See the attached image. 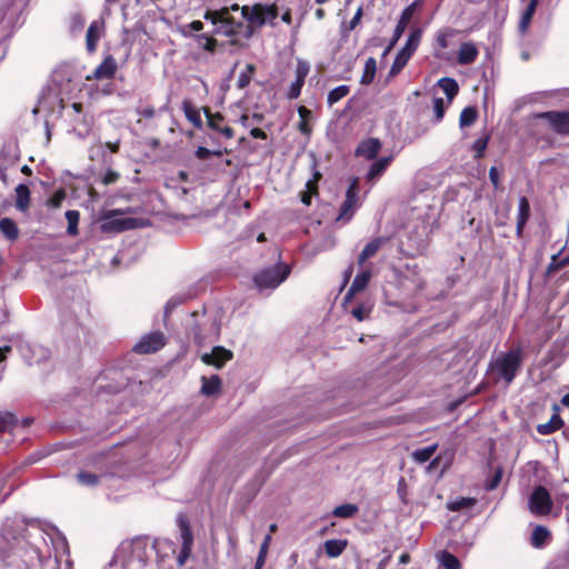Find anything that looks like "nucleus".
Segmentation results:
<instances>
[{
  "mask_svg": "<svg viewBox=\"0 0 569 569\" xmlns=\"http://www.w3.org/2000/svg\"><path fill=\"white\" fill-rule=\"evenodd\" d=\"M21 518L8 519L3 526V539L11 546L13 552L8 555L6 551H0V569H29L27 562L20 559V552L24 551L29 545H32L30 539L40 537L43 539L42 530L36 522L29 523Z\"/></svg>",
  "mask_w": 569,
  "mask_h": 569,
  "instance_id": "nucleus-2",
  "label": "nucleus"
},
{
  "mask_svg": "<svg viewBox=\"0 0 569 569\" xmlns=\"http://www.w3.org/2000/svg\"><path fill=\"white\" fill-rule=\"evenodd\" d=\"M552 508V500L548 490L539 486L537 487L529 498V509L532 513L545 516L550 512Z\"/></svg>",
  "mask_w": 569,
  "mask_h": 569,
  "instance_id": "nucleus-6",
  "label": "nucleus"
},
{
  "mask_svg": "<svg viewBox=\"0 0 569 569\" xmlns=\"http://www.w3.org/2000/svg\"><path fill=\"white\" fill-rule=\"evenodd\" d=\"M561 426V418L558 415H553L548 422L539 423L537 426V431L542 436H548L560 429Z\"/></svg>",
  "mask_w": 569,
  "mask_h": 569,
  "instance_id": "nucleus-29",
  "label": "nucleus"
},
{
  "mask_svg": "<svg viewBox=\"0 0 569 569\" xmlns=\"http://www.w3.org/2000/svg\"><path fill=\"white\" fill-rule=\"evenodd\" d=\"M387 241L388 238L379 237L367 243L358 257V263L360 266L363 264L369 258L373 257Z\"/></svg>",
  "mask_w": 569,
  "mask_h": 569,
  "instance_id": "nucleus-16",
  "label": "nucleus"
},
{
  "mask_svg": "<svg viewBox=\"0 0 569 569\" xmlns=\"http://www.w3.org/2000/svg\"><path fill=\"white\" fill-rule=\"evenodd\" d=\"M362 17V8H358V10L356 11L353 18L350 20V23H349V29L350 30H353L358 23L360 22V19Z\"/></svg>",
  "mask_w": 569,
  "mask_h": 569,
  "instance_id": "nucleus-60",
  "label": "nucleus"
},
{
  "mask_svg": "<svg viewBox=\"0 0 569 569\" xmlns=\"http://www.w3.org/2000/svg\"><path fill=\"white\" fill-rule=\"evenodd\" d=\"M227 139H231L233 137V129L231 127H221L219 130Z\"/></svg>",
  "mask_w": 569,
  "mask_h": 569,
  "instance_id": "nucleus-64",
  "label": "nucleus"
},
{
  "mask_svg": "<svg viewBox=\"0 0 569 569\" xmlns=\"http://www.w3.org/2000/svg\"><path fill=\"white\" fill-rule=\"evenodd\" d=\"M17 210L27 212L30 207V190L28 186L20 183L16 187V203Z\"/></svg>",
  "mask_w": 569,
  "mask_h": 569,
  "instance_id": "nucleus-21",
  "label": "nucleus"
},
{
  "mask_svg": "<svg viewBox=\"0 0 569 569\" xmlns=\"http://www.w3.org/2000/svg\"><path fill=\"white\" fill-rule=\"evenodd\" d=\"M530 214V204L526 197L519 199L518 218H517V233H522L523 227L527 223Z\"/></svg>",
  "mask_w": 569,
  "mask_h": 569,
  "instance_id": "nucleus-23",
  "label": "nucleus"
},
{
  "mask_svg": "<svg viewBox=\"0 0 569 569\" xmlns=\"http://www.w3.org/2000/svg\"><path fill=\"white\" fill-rule=\"evenodd\" d=\"M321 178L319 171H315L313 178L306 183V191L301 194V202L306 206H310L311 198L318 194V181Z\"/></svg>",
  "mask_w": 569,
  "mask_h": 569,
  "instance_id": "nucleus-24",
  "label": "nucleus"
},
{
  "mask_svg": "<svg viewBox=\"0 0 569 569\" xmlns=\"http://www.w3.org/2000/svg\"><path fill=\"white\" fill-rule=\"evenodd\" d=\"M522 365V350L517 347L508 352L500 353L489 365L490 370L496 371L507 385L516 378Z\"/></svg>",
  "mask_w": 569,
  "mask_h": 569,
  "instance_id": "nucleus-4",
  "label": "nucleus"
},
{
  "mask_svg": "<svg viewBox=\"0 0 569 569\" xmlns=\"http://www.w3.org/2000/svg\"><path fill=\"white\" fill-rule=\"evenodd\" d=\"M187 28L192 32H198L203 29V23L199 20L190 22Z\"/></svg>",
  "mask_w": 569,
  "mask_h": 569,
  "instance_id": "nucleus-61",
  "label": "nucleus"
},
{
  "mask_svg": "<svg viewBox=\"0 0 569 569\" xmlns=\"http://www.w3.org/2000/svg\"><path fill=\"white\" fill-rule=\"evenodd\" d=\"M412 14H413V4L407 7L402 11L401 17H400V19L396 26V29L393 31V36L390 41V44L385 50V54H387L392 49V47L398 42V40L401 38Z\"/></svg>",
  "mask_w": 569,
  "mask_h": 569,
  "instance_id": "nucleus-13",
  "label": "nucleus"
},
{
  "mask_svg": "<svg viewBox=\"0 0 569 569\" xmlns=\"http://www.w3.org/2000/svg\"><path fill=\"white\" fill-rule=\"evenodd\" d=\"M350 89L348 86L346 84H341V86H338L336 87L335 89H332L329 93H328V98H327V101H328V104L331 107L333 106L335 103H337L339 100H341L342 98H345L348 93H349Z\"/></svg>",
  "mask_w": 569,
  "mask_h": 569,
  "instance_id": "nucleus-38",
  "label": "nucleus"
},
{
  "mask_svg": "<svg viewBox=\"0 0 569 569\" xmlns=\"http://www.w3.org/2000/svg\"><path fill=\"white\" fill-rule=\"evenodd\" d=\"M489 179L493 187L498 189L499 187V173L496 167H491L489 170Z\"/></svg>",
  "mask_w": 569,
  "mask_h": 569,
  "instance_id": "nucleus-59",
  "label": "nucleus"
},
{
  "mask_svg": "<svg viewBox=\"0 0 569 569\" xmlns=\"http://www.w3.org/2000/svg\"><path fill=\"white\" fill-rule=\"evenodd\" d=\"M391 159V157H383L373 162L368 171L367 179L375 180L379 178L389 166Z\"/></svg>",
  "mask_w": 569,
  "mask_h": 569,
  "instance_id": "nucleus-28",
  "label": "nucleus"
},
{
  "mask_svg": "<svg viewBox=\"0 0 569 569\" xmlns=\"http://www.w3.org/2000/svg\"><path fill=\"white\" fill-rule=\"evenodd\" d=\"M478 117L477 109L475 107L465 108L459 118V124L461 128L471 126Z\"/></svg>",
  "mask_w": 569,
  "mask_h": 569,
  "instance_id": "nucleus-37",
  "label": "nucleus"
},
{
  "mask_svg": "<svg viewBox=\"0 0 569 569\" xmlns=\"http://www.w3.org/2000/svg\"><path fill=\"white\" fill-rule=\"evenodd\" d=\"M278 16L276 6L257 3L252 7L232 4L220 10H208L203 18L214 26V33L250 38L256 27H262Z\"/></svg>",
  "mask_w": 569,
  "mask_h": 569,
  "instance_id": "nucleus-1",
  "label": "nucleus"
},
{
  "mask_svg": "<svg viewBox=\"0 0 569 569\" xmlns=\"http://www.w3.org/2000/svg\"><path fill=\"white\" fill-rule=\"evenodd\" d=\"M18 422L16 416L11 412L0 411V432L13 428Z\"/></svg>",
  "mask_w": 569,
  "mask_h": 569,
  "instance_id": "nucleus-43",
  "label": "nucleus"
},
{
  "mask_svg": "<svg viewBox=\"0 0 569 569\" xmlns=\"http://www.w3.org/2000/svg\"><path fill=\"white\" fill-rule=\"evenodd\" d=\"M201 382H202V385H201L200 392L203 396H207V397L216 396L221 390V379L217 375H212L210 378L202 376Z\"/></svg>",
  "mask_w": 569,
  "mask_h": 569,
  "instance_id": "nucleus-19",
  "label": "nucleus"
},
{
  "mask_svg": "<svg viewBox=\"0 0 569 569\" xmlns=\"http://www.w3.org/2000/svg\"><path fill=\"white\" fill-rule=\"evenodd\" d=\"M439 560H440L441 566L445 569H460L461 568L460 561L458 560V558L448 551H442L439 555Z\"/></svg>",
  "mask_w": 569,
  "mask_h": 569,
  "instance_id": "nucleus-41",
  "label": "nucleus"
},
{
  "mask_svg": "<svg viewBox=\"0 0 569 569\" xmlns=\"http://www.w3.org/2000/svg\"><path fill=\"white\" fill-rule=\"evenodd\" d=\"M250 134L256 139H267V133L260 128H253Z\"/></svg>",
  "mask_w": 569,
  "mask_h": 569,
  "instance_id": "nucleus-62",
  "label": "nucleus"
},
{
  "mask_svg": "<svg viewBox=\"0 0 569 569\" xmlns=\"http://www.w3.org/2000/svg\"><path fill=\"white\" fill-rule=\"evenodd\" d=\"M117 70V62L111 57L108 56L93 71V78L97 80L100 79H111Z\"/></svg>",
  "mask_w": 569,
  "mask_h": 569,
  "instance_id": "nucleus-15",
  "label": "nucleus"
},
{
  "mask_svg": "<svg viewBox=\"0 0 569 569\" xmlns=\"http://www.w3.org/2000/svg\"><path fill=\"white\" fill-rule=\"evenodd\" d=\"M381 149V142L377 138H369L362 141L357 150V156H362L368 160L375 159Z\"/></svg>",
  "mask_w": 569,
  "mask_h": 569,
  "instance_id": "nucleus-14",
  "label": "nucleus"
},
{
  "mask_svg": "<svg viewBox=\"0 0 569 569\" xmlns=\"http://www.w3.org/2000/svg\"><path fill=\"white\" fill-rule=\"evenodd\" d=\"M137 113L141 117H144V118H148V119H151L154 117L156 114V110L152 106H147L144 108H138L137 109Z\"/></svg>",
  "mask_w": 569,
  "mask_h": 569,
  "instance_id": "nucleus-58",
  "label": "nucleus"
},
{
  "mask_svg": "<svg viewBox=\"0 0 569 569\" xmlns=\"http://www.w3.org/2000/svg\"><path fill=\"white\" fill-rule=\"evenodd\" d=\"M358 202V181L355 179L349 186L346 199L340 207V212L337 217V221L343 220L349 221L355 213Z\"/></svg>",
  "mask_w": 569,
  "mask_h": 569,
  "instance_id": "nucleus-9",
  "label": "nucleus"
},
{
  "mask_svg": "<svg viewBox=\"0 0 569 569\" xmlns=\"http://www.w3.org/2000/svg\"><path fill=\"white\" fill-rule=\"evenodd\" d=\"M203 111L208 120V127L214 131H219L221 129L220 123L223 121V116L219 112L213 114L208 108H204Z\"/></svg>",
  "mask_w": 569,
  "mask_h": 569,
  "instance_id": "nucleus-44",
  "label": "nucleus"
},
{
  "mask_svg": "<svg viewBox=\"0 0 569 569\" xmlns=\"http://www.w3.org/2000/svg\"><path fill=\"white\" fill-rule=\"evenodd\" d=\"M420 39H421V31L419 29L412 30L409 34V38H408L405 47L401 49V51L408 53L411 57L412 53L417 50Z\"/></svg>",
  "mask_w": 569,
  "mask_h": 569,
  "instance_id": "nucleus-36",
  "label": "nucleus"
},
{
  "mask_svg": "<svg viewBox=\"0 0 569 569\" xmlns=\"http://www.w3.org/2000/svg\"><path fill=\"white\" fill-rule=\"evenodd\" d=\"M303 84H305L303 81L295 79V81L289 87L287 97L290 100L297 99L301 93V89H302Z\"/></svg>",
  "mask_w": 569,
  "mask_h": 569,
  "instance_id": "nucleus-50",
  "label": "nucleus"
},
{
  "mask_svg": "<svg viewBox=\"0 0 569 569\" xmlns=\"http://www.w3.org/2000/svg\"><path fill=\"white\" fill-rule=\"evenodd\" d=\"M179 523H180V536H181V540H182V548L178 556V563L180 566H182L186 562V560L188 559V557L190 556L193 538H192V532H191L190 527L187 523V521L183 519H180Z\"/></svg>",
  "mask_w": 569,
  "mask_h": 569,
  "instance_id": "nucleus-12",
  "label": "nucleus"
},
{
  "mask_svg": "<svg viewBox=\"0 0 569 569\" xmlns=\"http://www.w3.org/2000/svg\"><path fill=\"white\" fill-rule=\"evenodd\" d=\"M488 140H489V137H483V138H479L477 139L473 144H472V149L475 150L476 154L475 157L477 159H480L483 157V153H485V150L487 148V144H488Z\"/></svg>",
  "mask_w": 569,
  "mask_h": 569,
  "instance_id": "nucleus-49",
  "label": "nucleus"
},
{
  "mask_svg": "<svg viewBox=\"0 0 569 569\" xmlns=\"http://www.w3.org/2000/svg\"><path fill=\"white\" fill-rule=\"evenodd\" d=\"M119 177L120 176L118 172L113 170H108L106 174L102 177V183L106 186L112 184L118 181Z\"/></svg>",
  "mask_w": 569,
  "mask_h": 569,
  "instance_id": "nucleus-57",
  "label": "nucleus"
},
{
  "mask_svg": "<svg viewBox=\"0 0 569 569\" xmlns=\"http://www.w3.org/2000/svg\"><path fill=\"white\" fill-rule=\"evenodd\" d=\"M370 278H371V272L369 270L358 273L355 277V279L351 283V287L349 288V290L345 297L346 301L350 300L353 295L362 291L368 286Z\"/></svg>",
  "mask_w": 569,
  "mask_h": 569,
  "instance_id": "nucleus-18",
  "label": "nucleus"
},
{
  "mask_svg": "<svg viewBox=\"0 0 569 569\" xmlns=\"http://www.w3.org/2000/svg\"><path fill=\"white\" fill-rule=\"evenodd\" d=\"M298 129L303 134H309L311 132V128L309 127L307 120H301L298 124Z\"/></svg>",
  "mask_w": 569,
  "mask_h": 569,
  "instance_id": "nucleus-63",
  "label": "nucleus"
},
{
  "mask_svg": "<svg viewBox=\"0 0 569 569\" xmlns=\"http://www.w3.org/2000/svg\"><path fill=\"white\" fill-rule=\"evenodd\" d=\"M80 213L77 210H68L66 212V219L68 221L67 232L70 236L78 234V223H79Z\"/></svg>",
  "mask_w": 569,
  "mask_h": 569,
  "instance_id": "nucleus-40",
  "label": "nucleus"
},
{
  "mask_svg": "<svg viewBox=\"0 0 569 569\" xmlns=\"http://www.w3.org/2000/svg\"><path fill=\"white\" fill-rule=\"evenodd\" d=\"M348 541L342 539H330L323 545L325 551L329 558L339 557L347 548Z\"/></svg>",
  "mask_w": 569,
  "mask_h": 569,
  "instance_id": "nucleus-25",
  "label": "nucleus"
},
{
  "mask_svg": "<svg viewBox=\"0 0 569 569\" xmlns=\"http://www.w3.org/2000/svg\"><path fill=\"white\" fill-rule=\"evenodd\" d=\"M538 118L546 119L557 132L569 133V111H548Z\"/></svg>",
  "mask_w": 569,
  "mask_h": 569,
  "instance_id": "nucleus-10",
  "label": "nucleus"
},
{
  "mask_svg": "<svg viewBox=\"0 0 569 569\" xmlns=\"http://www.w3.org/2000/svg\"><path fill=\"white\" fill-rule=\"evenodd\" d=\"M182 110L186 118L198 129L202 128L200 111L188 100L182 102Z\"/></svg>",
  "mask_w": 569,
  "mask_h": 569,
  "instance_id": "nucleus-27",
  "label": "nucleus"
},
{
  "mask_svg": "<svg viewBox=\"0 0 569 569\" xmlns=\"http://www.w3.org/2000/svg\"><path fill=\"white\" fill-rule=\"evenodd\" d=\"M502 473L500 470H497L493 477L486 483V490L491 491L495 490L501 481Z\"/></svg>",
  "mask_w": 569,
  "mask_h": 569,
  "instance_id": "nucleus-54",
  "label": "nucleus"
},
{
  "mask_svg": "<svg viewBox=\"0 0 569 569\" xmlns=\"http://www.w3.org/2000/svg\"><path fill=\"white\" fill-rule=\"evenodd\" d=\"M290 271L288 264L278 263L258 272L253 280L259 289H274L288 278Z\"/></svg>",
  "mask_w": 569,
  "mask_h": 569,
  "instance_id": "nucleus-5",
  "label": "nucleus"
},
{
  "mask_svg": "<svg viewBox=\"0 0 569 569\" xmlns=\"http://www.w3.org/2000/svg\"><path fill=\"white\" fill-rule=\"evenodd\" d=\"M369 312H370V308H368L366 306H358V307L353 308L351 311L352 316L359 321L365 320L368 317Z\"/></svg>",
  "mask_w": 569,
  "mask_h": 569,
  "instance_id": "nucleus-52",
  "label": "nucleus"
},
{
  "mask_svg": "<svg viewBox=\"0 0 569 569\" xmlns=\"http://www.w3.org/2000/svg\"><path fill=\"white\" fill-rule=\"evenodd\" d=\"M550 538V530L547 527L539 525L532 530L530 543L533 548L541 549L549 542Z\"/></svg>",
  "mask_w": 569,
  "mask_h": 569,
  "instance_id": "nucleus-17",
  "label": "nucleus"
},
{
  "mask_svg": "<svg viewBox=\"0 0 569 569\" xmlns=\"http://www.w3.org/2000/svg\"><path fill=\"white\" fill-rule=\"evenodd\" d=\"M99 37H100V24H99V22L94 21L88 28L87 36H86L87 49L90 52L94 51L97 42L99 40Z\"/></svg>",
  "mask_w": 569,
  "mask_h": 569,
  "instance_id": "nucleus-32",
  "label": "nucleus"
},
{
  "mask_svg": "<svg viewBox=\"0 0 569 569\" xmlns=\"http://www.w3.org/2000/svg\"><path fill=\"white\" fill-rule=\"evenodd\" d=\"M147 559V542L137 538L121 543L107 569H143Z\"/></svg>",
  "mask_w": 569,
  "mask_h": 569,
  "instance_id": "nucleus-3",
  "label": "nucleus"
},
{
  "mask_svg": "<svg viewBox=\"0 0 569 569\" xmlns=\"http://www.w3.org/2000/svg\"><path fill=\"white\" fill-rule=\"evenodd\" d=\"M438 448V445H431L426 448L417 449L412 452V459L418 463H425L428 460L431 459V457L435 455L436 450Z\"/></svg>",
  "mask_w": 569,
  "mask_h": 569,
  "instance_id": "nucleus-35",
  "label": "nucleus"
},
{
  "mask_svg": "<svg viewBox=\"0 0 569 569\" xmlns=\"http://www.w3.org/2000/svg\"><path fill=\"white\" fill-rule=\"evenodd\" d=\"M187 298L183 297H172L166 305L164 315L168 316L176 307L183 303Z\"/></svg>",
  "mask_w": 569,
  "mask_h": 569,
  "instance_id": "nucleus-53",
  "label": "nucleus"
},
{
  "mask_svg": "<svg viewBox=\"0 0 569 569\" xmlns=\"http://www.w3.org/2000/svg\"><path fill=\"white\" fill-rule=\"evenodd\" d=\"M213 329V323H194L191 328V335L193 337V340L197 345L201 346L204 343V341L209 338V330Z\"/></svg>",
  "mask_w": 569,
  "mask_h": 569,
  "instance_id": "nucleus-22",
  "label": "nucleus"
},
{
  "mask_svg": "<svg viewBox=\"0 0 569 569\" xmlns=\"http://www.w3.org/2000/svg\"><path fill=\"white\" fill-rule=\"evenodd\" d=\"M211 154H216V156H220L221 152L220 151H210L209 149L204 148V147H198L197 150H196V157L200 160H204L207 159L208 157H210Z\"/></svg>",
  "mask_w": 569,
  "mask_h": 569,
  "instance_id": "nucleus-56",
  "label": "nucleus"
},
{
  "mask_svg": "<svg viewBox=\"0 0 569 569\" xmlns=\"http://www.w3.org/2000/svg\"><path fill=\"white\" fill-rule=\"evenodd\" d=\"M409 59H410V56L400 50L393 60V63L390 68L389 74L390 76L398 74L405 68V66L407 64Z\"/></svg>",
  "mask_w": 569,
  "mask_h": 569,
  "instance_id": "nucleus-39",
  "label": "nucleus"
},
{
  "mask_svg": "<svg viewBox=\"0 0 569 569\" xmlns=\"http://www.w3.org/2000/svg\"><path fill=\"white\" fill-rule=\"evenodd\" d=\"M310 71V66L307 61L298 59L296 67V79L305 82L308 73Z\"/></svg>",
  "mask_w": 569,
  "mask_h": 569,
  "instance_id": "nucleus-48",
  "label": "nucleus"
},
{
  "mask_svg": "<svg viewBox=\"0 0 569 569\" xmlns=\"http://www.w3.org/2000/svg\"><path fill=\"white\" fill-rule=\"evenodd\" d=\"M475 505H476V499H473V498H459V499L448 502V509L451 511H459L462 509L471 508Z\"/></svg>",
  "mask_w": 569,
  "mask_h": 569,
  "instance_id": "nucleus-42",
  "label": "nucleus"
},
{
  "mask_svg": "<svg viewBox=\"0 0 569 569\" xmlns=\"http://www.w3.org/2000/svg\"><path fill=\"white\" fill-rule=\"evenodd\" d=\"M164 345V335L160 331H154L142 336L134 345L133 351L140 355H147L160 350Z\"/></svg>",
  "mask_w": 569,
  "mask_h": 569,
  "instance_id": "nucleus-7",
  "label": "nucleus"
},
{
  "mask_svg": "<svg viewBox=\"0 0 569 569\" xmlns=\"http://www.w3.org/2000/svg\"><path fill=\"white\" fill-rule=\"evenodd\" d=\"M376 71H377V61L375 58L370 57L367 59V61L365 63L360 83L365 84V86L370 84L375 79Z\"/></svg>",
  "mask_w": 569,
  "mask_h": 569,
  "instance_id": "nucleus-30",
  "label": "nucleus"
},
{
  "mask_svg": "<svg viewBox=\"0 0 569 569\" xmlns=\"http://www.w3.org/2000/svg\"><path fill=\"white\" fill-rule=\"evenodd\" d=\"M118 214V210L108 211L104 216L106 221L102 224L103 230L121 232L129 229L142 227L140 219L137 218H121L112 219Z\"/></svg>",
  "mask_w": 569,
  "mask_h": 569,
  "instance_id": "nucleus-8",
  "label": "nucleus"
},
{
  "mask_svg": "<svg viewBox=\"0 0 569 569\" xmlns=\"http://www.w3.org/2000/svg\"><path fill=\"white\" fill-rule=\"evenodd\" d=\"M254 72V67L253 64H247L246 66V70L242 71L239 77H238V81H237V86L238 88L240 89H244L251 81V74Z\"/></svg>",
  "mask_w": 569,
  "mask_h": 569,
  "instance_id": "nucleus-47",
  "label": "nucleus"
},
{
  "mask_svg": "<svg viewBox=\"0 0 569 569\" xmlns=\"http://www.w3.org/2000/svg\"><path fill=\"white\" fill-rule=\"evenodd\" d=\"M0 231L9 240H16L19 236L17 223L10 218H2L0 220Z\"/></svg>",
  "mask_w": 569,
  "mask_h": 569,
  "instance_id": "nucleus-31",
  "label": "nucleus"
},
{
  "mask_svg": "<svg viewBox=\"0 0 569 569\" xmlns=\"http://www.w3.org/2000/svg\"><path fill=\"white\" fill-rule=\"evenodd\" d=\"M478 53L479 51L473 43L463 42L458 51V62L463 66L470 64L477 59Z\"/></svg>",
  "mask_w": 569,
  "mask_h": 569,
  "instance_id": "nucleus-20",
  "label": "nucleus"
},
{
  "mask_svg": "<svg viewBox=\"0 0 569 569\" xmlns=\"http://www.w3.org/2000/svg\"><path fill=\"white\" fill-rule=\"evenodd\" d=\"M359 511L357 505L353 503H345L336 507L332 510V515L337 518L348 519L355 517Z\"/></svg>",
  "mask_w": 569,
  "mask_h": 569,
  "instance_id": "nucleus-34",
  "label": "nucleus"
},
{
  "mask_svg": "<svg viewBox=\"0 0 569 569\" xmlns=\"http://www.w3.org/2000/svg\"><path fill=\"white\" fill-rule=\"evenodd\" d=\"M433 111L436 114V121L439 122L443 118L445 114V102L442 98H435L433 100Z\"/></svg>",
  "mask_w": 569,
  "mask_h": 569,
  "instance_id": "nucleus-51",
  "label": "nucleus"
},
{
  "mask_svg": "<svg viewBox=\"0 0 569 569\" xmlns=\"http://www.w3.org/2000/svg\"><path fill=\"white\" fill-rule=\"evenodd\" d=\"M270 541H271V536L270 535L266 536L263 542L260 546L259 555L257 557V561H256V566H254L256 569H261L262 566L264 565Z\"/></svg>",
  "mask_w": 569,
  "mask_h": 569,
  "instance_id": "nucleus-46",
  "label": "nucleus"
},
{
  "mask_svg": "<svg viewBox=\"0 0 569 569\" xmlns=\"http://www.w3.org/2000/svg\"><path fill=\"white\" fill-rule=\"evenodd\" d=\"M79 483L87 487H94L99 483V477L92 472L80 471L77 475Z\"/></svg>",
  "mask_w": 569,
  "mask_h": 569,
  "instance_id": "nucleus-45",
  "label": "nucleus"
},
{
  "mask_svg": "<svg viewBox=\"0 0 569 569\" xmlns=\"http://www.w3.org/2000/svg\"><path fill=\"white\" fill-rule=\"evenodd\" d=\"M232 359V352L223 347H214L211 352L203 353L201 356L202 362L209 366H213L217 369L222 368L226 362Z\"/></svg>",
  "mask_w": 569,
  "mask_h": 569,
  "instance_id": "nucleus-11",
  "label": "nucleus"
},
{
  "mask_svg": "<svg viewBox=\"0 0 569 569\" xmlns=\"http://www.w3.org/2000/svg\"><path fill=\"white\" fill-rule=\"evenodd\" d=\"M538 6V0H530L528 3L525 12L521 16L520 22H519V30L521 33H525L530 24V21L532 19V16L536 11V8Z\"/></svg>",
  "mask_w": 569,
  "mask_h": 569,
  "instance_id": "nucleus-33",
  "label": "nucleus"
},
{
  "mask_svg": "<svg viewBox=\"0 0 569 569\" xmlns=\"http://www.w3.org/2000/svg\"><path fill=\"white\" fill-rule=\"evenodd\" d=\"M66 197V193L62 190L57 191L48 201V204L58 208L61 206V202L63 201Z\"/></svg>",
  "mask_w": 569,
  "mask_h": 569,
  "instance_id": "nucleus-55",
  "label": "nucleus"
},
{
  "mask_svg": "<svg viewBox=\"0 0 569 569\" xmlns=\"http://www.w3.org/2000/svg\"><path fill=\"white\" fill-rule=\"evenodd\" d=\"M438 87L443 91V93L448 98V103L452 101V99L457 96L459 91V86L457 81L452 78H441L438 81Z\"/></svg>",
  "mask_w": 569,
  "mask_h": 569,
  "instance_id": "nucleus-26",
  "label": "nucleus"
}]
</instances>
